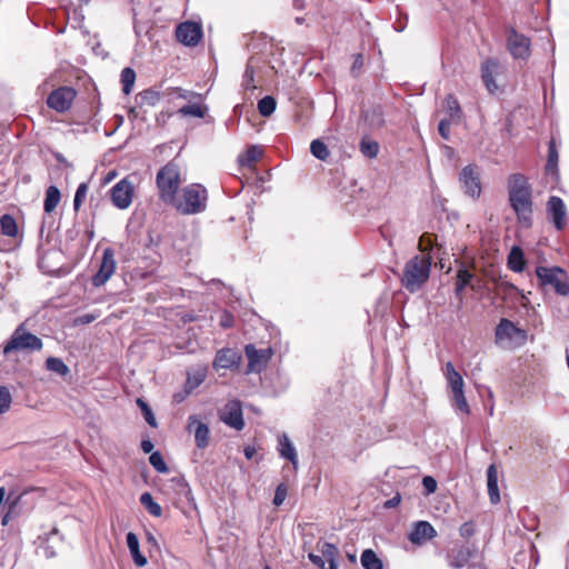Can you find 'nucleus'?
Instances as JSON below:
<instances>
[{"instance_id":"obj_1","label":"nucleus","mask_w":569,"mask_h":569,"mask_svg":"<svg viewBox=\"0 0 569 569\" xmlns=\"http://www.w3.org/2000/svg\"><path fill=\"white\" fill-rule=\"evenodd\" d=\"M431 263L430 254H417L409 259L402 271L401 284L409 292H417L429 279Z\"/></svg>"},{"instance_id":"obj_2","label":"nucleus","mask_w":569,"mask_h":569,"mask_svg":"<svg viewBox=\"0 0 569 569\" xmlns=\"http://www.w3.org/2000/svg\"><path fill=\"white\" fill-rule=\"evenodd\" d=\"M208 192L199 183H191L184 187L179 197L170 202L182 214H197L203 212L207 208Z\"/></svg>"},{"instance_id":"obj_3","label":"nucleus","mask_w":569,"mask_h":569,"mask_svg":"<svg viewBox=\"0 0 569 569\" xmlns=\"http://www.w3.org/2000/svg\"><path fill=\"white\" fill-rule=\"evenodd\" d=\"M156 182L160 199L168 204L173 202L181 183L178 164L169 162L161 167L157 172Z\"/></svg>"},{"instance_id":"obj_4","label":"nucleus","mask_w":569,"mask_h":569,"mask_svg":"<svg viewBox=\"0 0 569 569\" xmlns=\"http://www.w3.org/2000/svg\"><path fill=\"white\" fill-rule=\"evenodd\" d=\"M43 347L42 340L29 332L24 325H19L12 332L10 339L3 346L2 353L9 356L12 352L40 351Z\"/></svg>"},{"instance_id":"obj_5","label":"nucleus","mask_w":569,"mask_h":569,"mask_svg":"<svg viewBox=\"0 0 569 569\" xmlns=\"http://www.w3.org/2000/svg\"><path fill=\"white\" fill-rule=\"evenodd\" d=\"M495 341L505 349L520 347L527 341V331L502 318L496 327Z\"/></svg>"},{"instance_id":"obj_6","label":"nucleus","mask_w":569,"mask_h":569,"mask_svg":"<svg viewBox=\"0 0 569 569\" xmlns=\"http://www.w3.org/2000/svg\"><path fill=\"white\" fill-rule=\"evenodd\" d=\"M536 274L542 287H551L558 295H569V280L566 271L559 267H537Z\"/></svg>"},{"instance_id":"obj_7","label":"nucleus","mask_w":569,"mask_h":569,"mask_svg":"<svg viewBox=\"0 0 569 569\" xmlns=\"http://www.w3.org/2000/svg\"><path fill=\"white\" fill-rule=\"evenodd\" d=\"M445 375L447 378L448 386L452 392V406L463 412L465 415L470 413V407L467 402L463 392V379L461 375L455 369L451 362H447L445 367Z\"/></svg>"},{"instance_id":"obj_8","label":"nucleus","mask_w":569,"mask_h":569,"mask_svg":"<svg viewBox=\"0 0 569 569\" xmlns=\"http://www.w3.org/2000/svg\"><path fill=\"white\" fill-rule=\"evenodd\" d=\"M509 203L518 217V221L530 227L532 223V190L529 191H510Z\"/></svg>"},{"instance_id":"obj_9","label":"nucleus","mask_w":569,"mask_h":569,"mask_svg":"<svg viewBox=\"0 0 569 569\" xmlns=\"http://www.w3.org/2000/svg\"><path fill=\"white\" fill-rule=\"evenodd\" d=\"M76 97L77 91L72 87H59L48 96L47 104L50 109L63 113L71 108Z\"/></svg>"},{"instance_id":"obj_10","label":"nucleus","mask_w":569,"mask_h":569,"mask_svg":"<svg viewBox=\"0 0 569 569\" xmlns=\"http://www.w3.org/2000/svg\"><path fill=\"white\" fill-rule=\"evenodd\" d=\"M507 47L515 59L527 60L530 56V39L515 28L508 30Z\"/></svg>"},{"instance_id":"obj_11","label":"nucleus","mask_w":569,"mask_h":569,"mask_svg":"<svg viewBox=\"0 0 569 569\" xmlns=\"http://www.w3.org/2000/svg\"><path fill=\"white\" fill-rule=\"evenodd\" d=\"M547 214L558 231L566 228L568 223V212L563 200L560 197L551 196L547 201Z\"/></svg>"},{"instance_id":"obj_12","label":"nucleus","mask_w":569,"mask_h":569,"mask_svg":"<svg viewBox=\"0 0 569 569\" xmlns=\"http://www.w3.org/2000/svg\"><path fill=\"white\" fill-rule=\"evenodd\" d=\"M244 352L248 358L247 372H261L272 356L271 348L257 349L253 345H247Z\"/></svg>"},{"instance_id":"obj_13","label":"nucleus","mask_w":569,"mask_h":569,"mask_svg":"<svg viewBox=\"0 0 569 569\" xmlns=\"http://www.w3.org/2000/svg\"><path fill=\"white\" fill-rule=\"evenodd\" d=\"M459 180L462 184L463 191L471 198H478L481 193V182L478 168L469 164L465 167L460 174Z\"/></svg>"},{"instance_id":"obj_14","label":"nucleus","mask_w":569,"mask_h":569,"mask_svg":"<svg viewBox=\"0 0 569 569\" xmlns=\"http://www.w3.org/2000/svg\"><path fill=\"white\" fill-rule=\"evenodd\" d=\"M220 420L238 431L242 430L244 420L241 402L239 400L229 401L220 411Z\"/></svg>"},{"instance_id":"obj_15","label":"nucleus","mask_w":569,"mask_h":569,"mask_svg":"<svg viewBox=\"0 0 569 569\" xmlns=\"http://www.w3.org/2000/svg\"><path fill=\"white\" fill-rule=\"evenodd\" d=\"M114 252L111 248H106L102 253L101 263L98 272L92 277L94 287L103 286L114 273L116 270Z\"/></svg>"},{"instance_id":"obj_16","label":"nucleus","mask_w":569,"mask_h":569,"mask_svg":"<svg viewBox=\"0 0 569 569\" xmlns=\"http://www.w3.org/2000/svg\"><path fill=\"white\" fill-rule=\"evenodd\" d=\"M202 37L201 27L192 21L180 23L176 29L177 40L188 47H194L199 43Z\"/></svg>"},{"instance_id":"obj_17","label":"nucleus","mask_w":569,"mask_h":569,"mask_svg":"<svg viewBox=\"0 0 569 569\" xmlns=\"http://www.w3.org/2000/svg\"><path fill=\"white\" fill-rule=\"evenodd\" d=\"M133 197V186L127 179H122L111 188L112 203L119 209H127Z\"/></svg>"},{"instance_id":"obj_18","label":"nucleus","mask_w":569,"mask_h":569,"mask_svg":"<svg viewBox=\"0 0 569 569\" xmlns=\"http://www.w3.org/2000/svg\"><path fill=\"white\" fill-rule=\"evenodd\" d=\"M437 537V531L429 521L420 520L413 523L408 539L416 546H422Z\"/></svg>"},{"instance_id":"obj_19","label":"nucleus","mask_w":569,"mask_h":569,"mask_svg":"<svg viewBox=\"0 0 569 569\" xmlns=\"http://www.w3.org/2000/svg\"><path fill=\"white\" fill-rule=\"evenodd\" d=\"M189 431L194 432L196 445L199 449H204L209 445L210 430L207 423L198 420L197 416L192 415L188 418Z\"/></svg>"},{"instance_id":"obj_20","label":"nucleus","mask_w":569,"mask_h":569,"mask_svg":"<svg viewBox=\"0 0 569 569\" xmlns=\"http://www.w3.org/2000/svg\"><path fill=\"white\" fill-rule=\"evenodd\" d=\"M240 361L241 355L238 351L231 348H223L217 352L212 366L216 370L231 369L237 367Z\"/></svg>"},{"instance_id":"obj_21","label":"nucleus","mask_w":569,"mask_h":569,"mask_svg":"<svg viewBox=\"0 0 569 569\" xmlns=\"http://www.w3.org/2000/svg\"><path fill=\"white\" fill-rule=\"evenodd\" d=\"M500 70V64L495 59H487L481 66V78L490 93H495L498 90L496 83V76Z\"/></svg>"},{"instance_id":"obj_22","label":"nucleus","mask_w":569,"mask_h":569,"mask_svg":"<svg viewBox=\"0 0 569 569\" xmlns=\"http://www.w3.org/2000/svg\"><path fill=\"white\" fill-rule=\"evenodd\" d=\"M208 367L198 365L187 371V380L184 383V391L187 395L196 390L207 378Z\"/></svg>"},{"instance_id":"obj_23","label":"nucleus","mask_w":569,"mask_h":569,"mask_svg":"<svg viewBox=\"0 0 569 569\" xmlns=\"http://www.w3.org/2000/svg\"><path fill=\"white\" fill-rule=\"evenodd\" d=\"M472 557V551L467 547L453 548L448 555V565L453 569H462Z\"/></svg>"},{"instance_id":"obj_24","label":"nucleus","mask_w":569,"mask_h":569,"mask_svg":"<svg viewBox=\"0 0 569 569\" xmlns=\"http://www.w3.org/2000/svg\"><path fill=\"white\" fill-rule=\"evenodd\" d=\"M278 442H279V446H278L279 456L286 460H289L292 463L293 469H297L298 468V455H297L296 448L292 445L291 440L289 439L288 435L282 433L279 437Z\"/></svg>"},{"instance_id":"obj_25","label":"nucleus","mask_w":569,"mask_h":569,"mask_svg":"<svg viewBox=\"0 0 569 569\" xmlns=\"http://www.w3.org/2000/svg\"><path fill=\"white\" fill-rule=\"evenodd\" d=\"M487 488L490 502L497 505L500 501L498 488V471L495 465H490L487 469Z\"/></svg>"},{"instance_id":"obj_26","label":"nucleus","mask_w":569,"mask_h":569,"mask_svg":"<svg viewBox=\"0 0 569 569\" xmlns=\"http://www.w3.org/2000/svg\"><path fill=\"white\" fill-rule=\"evenodd\" d=\"M475 278V274L471 273L467 268L465 267H461L457 270V274H456V282H455V295L456 297H458L460 300L462 299V292L463 290L470 286L471 288H473V286L471 284V281L472 279Z\"/></svg>"},{"instance_id":"obj_27","label":"nucleus","mask_w":569,"mask_h":569,"mask_svg":"<svg viewBox=\"0 0 569 569\" xmlns=\"http://www.w3.org/2000/svg\"><path fill=\"white\" fill-rule=\"evenodd\" d=\"M317 549L322 553L325 561L329 563V569H338L339 549L331 542H318Z\"/></svg>"},{"instance_id":"obj_28","label":"nucleus","mask_w":569,"mask_h":569,"mask_svg":"<svg viewBox=\"0 0 569 569\" xmlns=\"http://www.w3.org/2000/svg\"><path fill=\"white\" fill-rule=\"evenodd\" d=\"M127 546L138 567H144L148 562L147 558L140 552L139 539L134 532L127 533Z\"/></svg>"},{"instance_id":"obj_29","label":"nucleus","mask_w":569,"mask_h":569,"mask_svg":"<svg viewBox=\"0 0 569 569\" xmlns=\"http://www.w3.org/2000/svg\"><path fill=\"white\" fill-rule=\"evenodd\" d=\"M61 199L60 190L56 186H50L46 190V197L43 201V210L46 213H51Z\"/></svg>"},{"instance_id":"obj_30","label":"nucleus","mask_w":569,"mask_h":569,"mask_svg":"<svg viewBox=\"0 0 569 569\" xmlns=\"http://www.w3.org/2000/svg\"><path fill=\"white\" fill-rule=\"evenodd\" d=\"M363 569H383L382 560L372 549H365L360 556Z\"/></svg>"},{"instance_id":"obj_31","label":"nucleus","mask_w":569,"mask_h":569,"mask_svg":"<svg viewBox=\"0 0 569 569\" xmlns=\"http://www.w3.org/2000/svg\"><path fill=\"white\" fill-rule=\"evenodd\" d=\"M208 112V107L199 103V101H192V103L186 104L178 110V113L182 117H196L204 118Z\"/></svg>"},{"instance_id":"obj_32","label":"nucleus","mask_w":569,"mask_h":569,"mask_svg":"<svg viewBox=\"0 0 569 569\" xmlns=\"http://www.w3.org/2000/svg\"><path fill=\"white\" fill-rule=\"evenodd\" d=\"M525 256L519 247H512L508 254V267L515 272H521L525 268Z\"/></svg>"},{"instance_id":"obj_33","label":"nucleus","mask_w":569,"mask_h":569,"mask_svg":"<svg viewBox=\"0 0 569 569\" xmlns=\"http://www.w3.org/2000/svg\"><path fill=\"white\" fill-rule=\"evenodd\" d=\"M532 190L528 179L522 173H512L508 179V193L510 191H529Z\"/></svg>"},{"instance_id":"obj_34","label":"nucleus","mask_w":569,"mask_h":569,"mask_svg":"<svg viewBox=\"0 0 569 569\" xmlns=\"http://www.w3.org/2000/svg\"><path fill=\"white\" fill-rule=\"evenodd\" d=\"M366 121L373 128H380L385 124L383 111L380 106H375L366 111Z\"/></svg>"},{"instance_id":"obj_35","label":"nucleus","mask_w":569,"mask_h":569,"mask_svg":"<svg viewBox=\"0 0 569 569\" xmlns=\"http://www.w3.org/2000/svg\"><path fill=\"white\" fill-rule=\"evenodd\" d=\"M1 233L7 237L14 238L18 234V224L11 214H3L0 218Z\"/></svg>"},{"instance_id":"obj_36","label":"nucleus","mask_w":569,"mask_h":569,"mask_svg":"<svg viewBox=\"0 0 569 569\" xmlns=\"http://www.w3.org/2000/svg\"><path fill=\"white\" fill-rule=\"evenodd\" d=\"M44 366L48 371H52L61 377H66L70 372L69 367L60 358L49 357Z\"/></svg>"},{"instance_id":"obj_37","label":"nucleus","mask_w":569,"mask_h":569,"mask_svg":"<svg viewBox=\"0 0 569 569\" xmlns=\"http://www.w3.org/2000/svg\"><path fill=\"white\" fill-rule=\"evenodd\" d=\"M140 503L148 510V512L153 517H161L162 508L156 502L150 492H143L140 496Z\"/></svg>"},{"instance_id":"obj_38","label":"nucleus","mask_w":569,"mask_h":569,"mask_svg":"<svg viewBox=\"0 0 569 569\" xmlns=\"http://www.w3.org/2000/svg\"><path fill=\"white\" fill-rule=\"evenodd\" d=\"M263 150L259 146H250L244 156L239 157V162L242 166H250L262 157Z\"/></svg>"},{"instance_id":"obj_39","label":"nucleus","mask_w":569,"mask_h":569,"mask_svg":"<svg viewBox=\"0 0 569 569\" xmlns=\"http://www.w3.org/2000/svg\"><path fill=\"white\" fill-rule=\"evenodd\" d=\"M558 159H559V154H558V150L556 147V141H555V139H551L549 142V147H548V159H547V163H546V171L548 173L557 172Z\"/></svg>"},{"instance_id":"obj_40","label":"nucleus","mask_w":569,"mask_h":569,"mask_svg":"<svg viewBox=\"0 0 569 569\" xmlns=\"http://www.w3.org/2000/svg\"><path fill=\"white\" fill-rule=\"evenodd\" d=\"M136 81V72L132 68H124L121 71V83L122 91L124 94H129L132 91L133 84Z\"/></svg>"},{"instance_id":"obj_41","label":"nucleus","mask_w":569,"mask_h":569,"mask_svg":"<svg viewBox=\"0 0 569 569\" xmlns=\"http://www.w3.org/2000/svg\"><path fill=\"white\" fill-rule=\"evenodd\" d=\"M310 152L315 158L322 161H326L330 154L326 143L319 139H316L311 142Z\"/></svg>"},{"instance_id":"obj_42","label":"nucleus","mask_w":569,"mask_h":569,"mask_svg":"<svg viewBox=\"0 0 569 569\" xmlns=\"http://www.w3.org/2000/svg\"><path fill=\"white\" fill-rule=\"evenodd\" d=\"M276 106L274 98L266 96L258 101V111L262 117H269L274 112Z\"/></svg>"},{"instance_id":"obj_43","label":"nucleus","mask_w":569,"mask_h":569,"mask_svg":"<svg viewBox=\"0 0 569 569\" xmlns=\"http://www.w3.org/2000/svg\"><path fill=\"white\" fill-rule=\"evenodd\" d=\"M253 61L254 59L253 58H250L248 60V63L246 66V70H244V73H243V80H242V86L246 90H253L256 89V86H254V68H253Z\"/></svg>"},{"instance_id":"obj_44","label":"nucleus","mask_w":569,"mask_h":569,"mask_svg":"<svg viewBox=\"0 0 569 569\" xmlns=\"http://www.w3.org/2000/svg\"><path fill=\"white\" fill-rule=\"evenodd\" d=\"M360 151L362 154L369 159H373L377 157L379 152V144L376 141L370 140H361L360 142Z\"/></svg>"},{"instance_id":"obj_45","label":"nucleus","mask_w":569,"mask_h":569,"mask_svg":"<svg viewBox=\"0 0 569 569\" xmlns=\"http://www.w3.org/2000/svg\"><path fill=\"white\" fill-rule=\"evenodd\" d=\"M136 402H137V406L142 411L143 417H144L147 423L150 427L156 428L157 427V421H156V417H154L150 406L143 399H141V398H138Z\"/></svg>"},{"instance_id":"obj_46","label":"nucleus","mask_w":569,"mask_h":569,"mask_svg":"<svg viewBox=\"0 0 569 569\" xmlns=\"http://www.w3.org/2000/svg\"><path fill=\"white\" fill-rule=\"evenodd\" d=\"M88 190H89V187H88L87 182H81L78 186V188L76 190V193H74V199H73V209H74V211H79L81 204L83 203V201L87 198Z\"/></svg>"},{"instance_id":"obj_47","label":"nucleus","mask_w":569,"mask_h":569,"mask_svg":"<svg viewBox=\"0 0 569 569\" xmlns=\"http://www.w3.org/2000/svg\"><path fill=\"white\" fill-rule=\"evenodd\" d=\"M12 403V396L7 386H0V415L7 412Z\"/></svg>"},{"instance_id":"obj_48","label":"nucleus","mask_w":569,"mask_h":569,"mask_svg":"<svg viewBox=\"0 0 569 569\" xmlns=\"http://www.w3.org/2000/svg\"><path fill=\"white\" fill-rule=\"evenodd\" d=\"M149 462L160 473L169 471L168 466L159 451H154L150 455Z\"/></svg>"},{"instance_id":"obj_49","label":"nucleus","mask_w":569,"mask_h":569,"mask_svg":"<svg viewBox=\"0 0 569 569\" xmlns=\"http://www.w3.org/2000/svg\"><path fill=\"white\" fill-rule=\"evenodd\" d=\"M21 497L22 495H13L12 491L7 497V511L13 515L14 517L19 516Z\"/></svg>"},{"instance_id":"obj_50","label":"nucleus","mask_w":569,"mask_h":569,"mask_svg":"<svg viewBox=\"0 0 569 569\" xmlns=\"http://www.w3.org/2000/svg\"><path fill=\"white\" fill-rule=\"evenodd\" d=\"M445 106H446V110L451 119L459 117V113L461 111L460 104L453 96H451V94L447 96V98L445 100Z\"/></svg>"},{"instance_id":"obj_51","label":"nucleus","mask_w":569,"mask_h":569,"mask_svg":"<svg viewBox=\"0 0 569 569\" xmlns=\"http://www.w3.org/2000/svg\"><path fill=\"white\" fill-rule=\"evenodd\" d=\"M172 94H174L176 98H180V99L187 100L189 102H192L196 100L197 101L201 100V94H199L194 91L182 89V88H173Z\"/></svg>"},{"instance_id":"obj_52","label":"nucleus","mask_w":569,"mask_h":569,"mask_svg":"<svg viewBox=\"0 0 569 569\" xmlns=\"http://www.w3.org/2000/svg\"><path fill=\"white\" fill-rule=\"evenodd\" d=\"M287 486L284 483H280L277 489H276V492H274V497H273V505L276 507H279L283 503V501L286 500V497H287Z\"/></svg>"},{"instance_id":"obj_53","label":"nucleus","mask_w":569,"mask_h":569,"mask_svg":"<svg viewBox=\"0 0 569 569\" xmlns=\"http://www.w3.org/2000/svg\"><path fill=\"white\" fill-rule=\"evenodd\" d=\"M450 127H451V120H449V119H442L438 124L439 134L445 140H449V138H450Z\"/></svg>"},{"instance_id":"obj_54","label":"nucleus","mask_w":569,"mask_h":569,"mask_svg":"<svg viewBox=\"0 0 569 569\" xmlns=\"http://www.w3.org/2000/svg\"><path fill=\"white\" fill-rule=\"evenodd\" d=\"M462 538H470L475 533V523L472 521L463 522L459 528Z\"/></svg>"},{"instance_id":"obj_55","label":"nucleus","mask_w":569,"mask_h":569,"mask_svg":"<svg viewBox=\"0 0 569 569\" xmlns=\"http://www.w3.org/2000/svg\"><path fill=\"white\" fill-rule=\"evenodd\" d=\"M422 485L428 495L433 493L437 489V481L430 476L423 477Z\"/></svg>"},{"instance_id":"obj_56","label":"nucleus","mask_w":569,"mask_h":569,"mask_svg":"<svg viewBox=\"0 0 569 569\" xmlns=\"http://www.w3.org/2000/svg\"><path fill=\"white\" fill-rule=\"evenodd\" d=\"M141 99L142 101H146L151 106H154L159 100V93L151 90H147L141 93Z\"/></svg>"},{"instance_id":"obj_57","label":"nucleus","mask_w":569,"mask_h":569,"mask_svg":"<svg viewBox=\"0 0 569 569\" xmlns=\"http://www.w3.org/2000/svg\"><path fill=\"white\" fill-rule=\"evenodd\" d=\"M97 318H98V316H97V315H93V313H84V315L79 316V317L76 319V323H77V325H89V323L93 322Z\"/></svg>"},{"instance_id":"obj_58","label":"nucleus","mask_w":569,"mask_h":569,"mask_svg":"<svg viewBox=\"0 0 569 569\" xmlns=\"http://www.w3.org/2000/svg\"><path fill=\"white\" fill-rule=\"evenodd\" d=\"M309 560L317 566L319 569H326V561L322 556L315 555L310 552L308 555Z\"/></svg>"},{"instance_id":"obj_59","label":"nucleus","mask_w":569,"mask_h":569,"mask_svg":"<svg viewBox=\"0 0 569 569\" xmlns=\"http://www.w3.org/2000/svg\"><path fill=\"white\" fill-rule=\"evenodd\" d=\"M400 501H401V496H400V493H397L395 497H392L391 499H389L385 502V508H387V509L395 508L400 503Z\"/></svg>"},{"instance_id":"obj_60","label":"nucleus","mask_w":569,"mask_h":569,"mask_svg":"<svg viewBox=\"0 0 569 569\" xmlns=\"http://www.w3.org/2000/svg\"><path fill=\"white\" fill-rule=\"evenodd\" d=\"M232 316L228 312H224L221 320H220V325L223 327V328H229L232 326Z\"/></svg>"},{"instance_id":"obj_61","label":"nucleus","mask_w":569,"mask_h":569,"mask_svg":"<svg viewBox=\"0 0 569 569\" xmlns=\"http://www.w3.org/2000/svg\"><path fill=\"white\" fill-rule=\"evenodd\" d=\"M153 443L151 440L149 439H146V440H142L141 441V449L144 453H152V450H153Z\"/></svg>"},{"instance_id":"obj_62","label":"nucleus","mask_w":569,"mask_h":569,"mask_svg":"<svg viewBox=\"0 0 569 569\" xmlns=\"http://www.w3.org/2000/svg\"><path fill=\"white\" fill-rule=\"evenodd\" d=\"M243 452L247 459H251L256 453V449L251 446H248L244 448Z\"/></svg>"},{"instance_id":"obj_63","label":"nucleus","mask_w":569,"mask_h":569,"mask_svg":"<svg viewBox=\"0 0 569 569\" xmlns=\"http://www.w3.org/2000/svg\"><path fill=\"white\" fill-rule=\"evenodd\" d=\"M362 63H363L362 56L358 54L355 59L351 70L355 71L356 69L360 68L362 66Z\"/></svg>"},{"instance_id":"obj_64","label":"nucleus","mask_w":569,"mask_h":569,"mask_svg":"<svg viewBox=\"0 0 569 569\" xmlns=\"http://www.w3.org/2000/svg\"><path fill=\"white\" fill-rule=\"evenodd\" d=\"M14 518L16 517L13 515H11L10 512L6 511V513L2 517V521L1 522H2L3 526H7Z\"/></svg>"}]
</instances>
